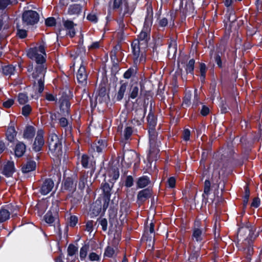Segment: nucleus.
I'll return each mask as SVG.
<instances>
[{
  "mask_svg": "<svg viewBox=\"0 0 262 262\" xmlns=\"http://www.w3.org/2000/svg\"><path fill=\"white\" fill-rule=\"evenodd\" d=\"M28 57L36 62L35 70L32 74L34 80L33 88L41 94L44 90L45 76L47 67L46 62V54L45 46L41 45L30 49L27 52Z\"/></svg>",
  "mask_w": 262,
  "mask_h": 262,
  "instance_id": "1",
  "label": "nucleus"
},
{
  "mask_svg": "<svg viewBox=\"0 0 262 262\" xmlns=\"http://www.w3.org/2000/svg\"><path fill=\"white\" fill-rule=\"evenodd\" d=\"M152 24V13L148 12L145 18L143 28L138 35V39L134 40L131 44L133 60L136 65L145 62V49L147 47L148 41L150 39Z\"/></svg>",
  "mask_w": 262,
  "mask_h": 262,
  "instance_id": "2",
  "label": "nucleus"
},
{
  "mask_svg": "<svg viewBox=\"0 0 262 262\" xmlns=\"http://www.w3.org/2000/svg\"><path fill=\"white\" fill-rule=\"evenodd\" d=\"M255 228L248 224L239 228L237 233V244L239 245L238 249L246 255V258L249 261L253 254V242L262 231V228H259L255 234Z\"/></svg>",
  "mask_w": 262,
  "mask_h": 262,
  "instance_id": "3",
  "label": "nucleus"
},
{
  "mask_svg": "<svg viewBox=\"0 0 262 262\" xmlns=\"http://www.w3.org/2000/svg\"><path fill=\"white\" fill-rule=\"evenodd\" d=\"M147 121L150 128L148 130L149 149L147 159L148 162H150L157 158V154L159 151L158 147L160 146V142L156 141V133L154 127L157 124V119L154 114L151 113H149L147 116Z\"/></svg>",
  "mask_w": 262,
  "mask_h": 262,
  "instance_id": "4",
  "label": "nucleus"
},
{
  "mask_svg": "<svg viewBox=\"0 0 262 262\" xmlns=\"http://www.w3.org/2000/svg\"><path fill=\"white\" fill-rule=\"evenodd\" d=\"M50 151L55 157H59L62 155V139L59 138L55 133L49 135L48 139Z\"/></svg>",
  "mask_w": 262,
  "mask_h": 262,
  "instance_id": "5",
  "label": "nucleus"
},
{
  "mask_svg": "<svg viewBox=\"0 0 262 262\" xmlns=\"http://www.w3.org/2000/svg\"><path fill=\"white\" fill-rule=\"evenodd\" d=\"M22 19L24 25H33L38 22L39 16L37 12L33 10H28L23 13Z\"/></svg>",
  "mask_w": 262,
  "mask_h": 262,
  "instance_id": "6",
  "label": "nucleus"
},
{
  "mask_svg": "<svg viewBox=\"0 0 262 262\" xmlns=\"http://www.w3.org/2000/svg\"><path fill=\"white\" fill-rule=\"evenodd\" d=\"M140 158L138 154L133 150H126L124 151L122 162L123 161L127 167L131 165L132 163H139Z\"/></svg>",
  "mask_w": 262,
  "mask_h": 262,
  "instance_id": "7",
  "label": "nucleus"
},
{
  "mask_svg": "<svg viewBox=\"0 0 262 262\" xmlns=\"http://www.w3.org/2000/svg\"><path fill=\"white\" fill-rule=\"evenodd\" d=\"M199 222L195 223L194 227L193 229L192 239L197 243H201L205 236V232L202 228H200Z\"/></svg>",
  "mask_w": 262,
  "mask_h": 262,
  "instance_id": "8",
  "label": "nucleus"
},
{
  "mask_svg": "<svg viewBox=\"0 0 262 262\" xmlns=\"http://www.w3.org/2000/svg\"><path fill=\"white\" fill-rule=\"evenodd\" d=\"M145 115L144 109L141 107L136 109L133 114L134 117L132 120V123L136 126L141 125L143 122Z\"/></svg>",
  "mask_w": 262,
  "mask_h": 262,
  "instance_id": "9",
  "label": "nucleus"
},
{
  "mask_svg": "<svg viewBox=\"0 0 262 262\" xmlns=\"http://www.w3.org/2000/svg\"><path fill=\"white\" fill-rule=\"evenodd\" d=\"M44 220L46 223L50 226H54L59 224V219L56 211H52L49 210L43 217Z\"/></svg>",
  "mask_w": 262,
  "mask_h": 262,
  "instance_id": "10",
  "label": "nucleus"
},
{
  "mask_svg": "<svg viewBox=\"0 0 262 262\" xmlns=\"http://www.w3.org/2000/svg\"><path fill=\"white\" fill-rule=\"evenodd\" d=\"M59 101L60 111L62 112L64 116H69L71 106L69 97L66 95H62Z\"/></svg>",
  "mask_w": 262,
  "mask_h": 262,
  "instance_id": "11",
  "label": "nucleus"
},
{
  "mask_svg": "<svg viewBox=\"0 0 262 262\" xmlns=\"http://www.w3.org/2000/svg\"><path fill=\"white\" fill-rule=\"evenodd\" d=\"M44 143L45 141L43 139V130L41 129L38 130L33 145V150L36 152L40 151L41 150Z\"/></svg>",
  "mask_w": 262,
  "mask_h": 262,
  "instance_id": "12",
  "label": "nucleus"
},
{
  "mask_svg": "<svg viewBox=\"0 0 262 262\" xmlns=\"http://www.w3.org/2000/svg\"><path fill=\"white\" fill-rule=\"evenodd\" d=\"M142 91V86L139 85L137 83L132 84L129 89V92L128 94V99H135L139 97L141 94Z\"/></svg>",
  "mask_w": 262,
  "mask_h": 262,
  "instance_id": "13",
  "label": "nucleus"
},
{
  "mask_svg": "<svg viewBox=\"0 0 262 262\" xmlns=\"http://www.w3.org/2000/svg\"><path fill=\"white\" fill-rule=\"evenodd\" d=\"M87 78L88 75L85 71V68L82 62L77 74L78 82L82 85H85L87 83Z\"/></svg>",
  "mask_w": 262,
  "mask_h": 262,
  "instance_id": "14",
  "label": "nucleus"
},
{
  "mask_svg": "<svg viewBox=\"0 0 262 262\" xmlns=\"http://www.w3.org/2000/svg\"><path fill=\"white\" fill-rule=\"evenodd\" d=\"M54 186L53 181L51 179H47L43 182L39 191L41 194L47 195L52 191Z\"/></svg>",
  "mask_w": 262,
  "mask_h": 262,
  "instance_id": "15",
  "label": "nucleus"
},
{
  "mask_svg": "<svg viewBox=\"0 0 262 262\" xmlns=\"http://www.w3.org/2000/svg\"><path fill=\"white\" fill-rule=\"evenodd\" d=\"M76 180H74L73 178L68 177L64 180L63 188L70 192H74L76 190Z\"/></svg>",
  "mask_w": 262,
  "mask_h": 262,
  "instance_id": "16",
  "label": "nucleus"
},
{
  "mask_svg": "<svg viewBox=\"0 0 262 262\" xmlns=\"http://www.w3.org/2000/svg\"><path fill=\"white\" fill-rule=\"evenodd\" d=\"M15 122L14 121H11L8 127L7 132H6V137L8 141L10 142H13L15 138L17 132L15 129Z\"/></svg>",
  "mask_w": 262,
  "mask_h": 262,
  "instance_id": "17",
  "label": "nucleus"
},
{
  "mask_svg": "<svg viewBox=\"0 0 262 262\" xmlns=\"http://www.w3.org/2000/svg\"><path fill=\"white\" fill-rule=\"evenodd\" d=\"M128 86L127 82H120V85L115 95V99L117 101H120L124 97Z\"/></svg>",
  "mask_w": 262,
  "mask_h": 262,
  "instance_id": "18",
  "label": "nucleus"
},
{
  "mask_svg": "<svg viewBox=\"0 0 262 262\" xmlns=\"http://www.w3.org/2000/svg\"><path fill=\"white\" fill-rule=\"evenodd\" d=\"M107 142L105 140H99L97 142L91 145V148L94 151L98 153L102 152L106 147Z\"/></svg>",
  "mask_w": 262,
  "mask_h": 262,
  "instance_id": "19",
  "label": "nucleus"
},
{
  "mask_svg": "<svg viewBox=\"0 0 262 262\" xmlns=\"http://www.w3.org/2000/svg\"><path fill=\"white\" fill-rule=\"evenodd\" d=\"M15 171L14 163L12 161H8L4 165L2 173L7 177H10Z\"/></svg>",
  "mask_w": 262,
  "mask_h": 262,
  "instance_id": "20",
  "label": "nucleus"
},
{
  "mask_svg": "<svg viewBox=\"0 0 262 262\" xmlns=\"http://www.w3.org/2000/svg\"><path fill=\"white\" fill-rule=\"evenodd\" d=\"M120 209L119 219L122 223L125 220L127 214H128L129 210V205L127 202H122L120 203Z\"/></svg>",
  "mask_w": 262,
  "mask_h": 262,
  "instance_id": "21",
  "label": "nucleus"
},
{
  "mask_svg": "<svg viewBox=\"0 0 262 262\" xmlns=\"http://www.w3.org/2000/svg\"><path fill=\"white\" fill-rule=\"evenodd\" d=\"M75 24L72 21L67 20L63 21V26L67 30L68 34L71 37H73L75 35L76 32L74 29Z\"/></svg>",
  "mask_w": 262,
  "mask_h": 262,
  "instance_id": "22",
  "label": "nucleus"
},
{
  "mask_svg": "<svg viewBox=\"0 0 262 262\" xmlns=\"http://www.w3.org/2000/svg\"><path fill=\"white\" fill-rule=\"evenodd\" d=\"M107 97L108 96L106 95L105 91L100 92L98 95L96 96L94 102H93L92 99L90 98L91 107H95L97 103L99 102L101 103L103 101H106Z\"/></svg>",
  "mask_w": 262,
  "mask_h": 262,
  "instance_id": "23",
  "label": "nucleus"
},
{
  "mask_svg": "<svg viewBox=\"0 0 262 262\" xmlns=\"http://www.w3.org/2000/svg\"><path fill=\"white\" fill-rule=\"evenodd\" d=\"M59 125L63 127L65 130L66 136H70L71 134L72 126L68 120L65 117H61L59 119Z\"/></svg>",
  "mask_w": 262,
  "mask_h": 262,
  "instance_id": "24",
  "label": "nucleus"
},
{
  "mask_svg": "<svg viewBox=\"0 0 262 262\" xmlns=\"http://www.w3.org/2000/svg\"><path fill=\"white\" fill-rule=\"evenodd\" d=\"M211 183L208 180H206L204 182V192L202 194L203 202L206 204L208 202V196L210 193Z\"/></svg>",
  "mask_w": 262,
  "mask_h": 262,
  "instance_id": "25",
  "label": "nucleus"
},
{
  "mask_svg": "<svg viewBox=\"0 0 262 262\" xmlns=\"http://www.w3.org/2000/svg\"><path fill=\"white\" fill-rule=\"evenodd\" d=\"M113 184L110 185L108 183H105L102 186L103 194L105 202H108L110 200L111 190L113 187Z\"/></svg>",
  "mask_w": 262,
  "mask_h": 262,
  "instance_id": "26",
  "label": "nucleus"
},
{
  "mask_svg": "<svg viewBox=\"0 0 262 262\" xmlns=\"http://www.w3.org/2000/svg\"><path fill=\"white\" fill-rule=\"evenodd\" d=\"M26 149V145L21 142H18L16 144L15 147L14 152L15 156L17 157H22L25 152Z\"/></svg>",
  "mask_w": 262,
  "mask_h": 262,
  "instance_id": "27",
  "label": "nucleus"
},
{
  "mask_svg": "<svg viewBox=\"0 0 262 262\" xmlns=\"http://www.w3.org/2000/svg\"><path fill=\"white\" fill-rule=\"evenodd\" d=\"M151 190L148 188H146L140 191L137 195V199L139 201L144 202L151 196Z\"/></svg>",
  "mask_w": 262,
  "mask_h": 262,
  "instance_id": "28",
  "label": "nucleus"
},
{
  "mask_svg": "<svg viewBox=\"0 0 262 262\" xmlns=\"http://www.w3.org/2000/svg\"><path fill=\"white\" fill-rule=\"evenodd\" d=\"M177 52V44L176 41L171 40L169 43L168 56L172 58L176 57Z\"/></svg>",
  "mask_w": 262,
  "mask_h": 262,
  "instance_id": "29",
  "label": "nucleus"
},
{
  "mask_svg": "<svg viewBox=\"0 0 262 262\" xmlns=\"http://www.w3.org/2000/svg\"><path fill=\"white\" fill-rule=\"evenodd\" d=\"M36 168V163L34 161L30 160L23 165L21 168L22 172L24 173H28L35 170Z\"/></svg>",
  "mask_w": 262,
  "mask_h": 262,
  "instance_id": "30",
  "label": "nucleus"
},
{
  "mask_svg": "<svg viewBox=\"0 0 262 262\" xmlns=\"http://www.w3.org/2000/svg\"><path fill=\"white\" fill-rule=\"evenodd\" d=\"M35 134V129L32 126H28L24 132V138L28 140L32 139Z\"/></svg>",
  "mask_w": 262,
  "mask_h": 262,
  "instance_id": "31",
  "label": "nucleus"
},
{
  "mask_svg": "<svg viewBox=\"0 0 262 262\" xmlns=\"http://www.w3.org/2000/svg\"><path fill=\"white\" fill-rule=\"evenodd\" d=\"M81 163L83 167L85 168H88L93 166V161L91 158L86 155H83L82 156Z\"/></svg>",
  "mask_w": 262,
  "mask_h": 262,
  "instance_id": "32",
  "label": "nucleus"
},
{
  "mask_svg": "<svg viewBox=\"0 0 262 262\" xmlns=\"http://www.w3.org/2000/svg\"><path fill=\"white\" fill-rule=\"evenodd\" d=\"M82 11V6L78 4H73L69 6L68 14L70 15H79Z\"/></svg>",
  "mask_w": 262,
  "mask_h": 262,
  "instance_id": "33",
  "label": "nucleus"
},
{
  "mask_svg": "<svg viewBox=\"0 0 262 262\" xmlns=\"http://www.w3.org/2000/svg\"><path fill=\"white\" fill-rule=\"evenodd\" d=\"M10 212L6 209L3 208L0 210V224L8 220L10 217Z\"/></svg>",
  "mask_w": 262,
  "mask_h": 262,
  "instance_id": "34",
  "label": "nucleus"
},
{
  "mask_svg": "<svg viewBox=\"0 0 262 262\" xmlns=\"http://www.w3.org/2000/svg\"><path fill=\"white\" fill-rule=\"evenodd\" d=\"M150 180L147 176H143L139 179L137 185L139 188H144L147 186Z\"/></svg>",
  "mask_w": 262,
  "mask_h": 262,
  "instance_id": "35",
  "label": "nucleus"
},
{
  "mask_svg": "<svg viewBox=\"0 0 262 262\" xmlns=\"http://www.w3.org/2000/svg\"><path fill=\"white\" fill-rule=\"evenodd\" d=\"M15 67L12 65H8L3 68V73L6 76H11L14 74Z\"/></svg>",
  "mask_w": 262,
  "mask_h": 262,
  "instance_id": "36",
  "label": "nucleus"
},
{
  "mask_svg": "<svg viewBox=\"0 0 262 262\" xmlns=\"http://www.w3.org/2000/svg\"><path fill=\"white\" fill-rule=\"evenodd\" d=\"M134 63H135L134 62ZM134 65L135 66L134 67L130 68L124 73L123 77L124 78L129 79L132 76H134L136 74L137 72V66L138 64L136 65L134 64Z\"/></svg>",
  "mask_w": 262,
  "mask_h": 262,
  "instance_id": "37",
  "label": "nucleus"
},
{
  "mask_svg": "<svg viewBox=\"0 0 262 262\" xmlns=\"http://www.w3.org/2000/svg\"><path fill=\"white\" fill-rule=\"evenodd\" d=\"M17 99L20 104L24 105L28 102L29 98L26 94L21 93L18 94Z\"/></svg>",
  "mask_w": 262,
  "mask_h": 262,
  "instance_id": "38",
  "label": "nucleus"
},
{
  "mask_svg": "<svg viewBox=\"0 0 262 262\" xmlns=\"http://www.w3.org/2000/svg\"><path fill=\"white\" fill-rule=\"evenodd\" d=\"M195 60L193 59H190L186 66V71L187 74H193Z\"/></svg>",
  "mask_w": 262,
  "mask_h": 262,
  "instance_id": "39",
  "label": "nucleus"
},
{
  "mask_svg": "<svg viewBox=\"0 0 262 262\" xmlns=\"http://www.w3.org/2000/svg\"><path fill=\"white\" fill-rule=\"evenodd\" d=\"M68 254L69 256H73L78 252V248L73 244H70L68 247Z\"/></svg>",
  "mask_w": 262,
  "mask_h": 262,
  "instance_id": "40",
  "label": "nucleus"
},
{
  "mask_svg": "<svg viewBox=\"0 0 262 262\" xmlns=\"http://www.w3.org/2000/svg\"><path fill=\"white\" fill-rule=\"evenodd\" d=\"M191 94L190 92H187L185 94V95L183 98V106H185L186 107L189 106L191 104Z\"/></svg>",
  "mask_w": 262,
  "mask_h": 262,
  "instance_id": "41",
  "label": "nucleus"
},
{
  "mask_svg": "<svg viewBox=\"0 0 262 262\" xmlns=\"http://www.w3.org/2000/svg\"><path fill=\"white\" fill-rule=\"evenodd\" d=\"M132 134L133 129L131 127L127 126L125 127L123 133V139L125 140H128L131 137Z\"/></svg>",
  "mask_w": 262,
  "mask_h": 262,
  "instance_id": "42",
  "label": "nucleus"
},
{
  "mask_svg": "<svg viewBox=\"0 0 262 262\" xmlns=\"http://www.w3.org/2000/svg\"><path fill=\"white\" fill-rule=\"evenodd\" d=\"M250 196V190L246 186L245 190V195L243 199V207L245 208L248 203L249 198Z\"/></svg>",
  "mask_w": 262,
  "mask_h": 262,
  "instance_id": "43",
  "label": "nucleus"
},
{
  "mask_svg": "<svg viewBox=\"0 0 262 262\" xmlns=\"http://www.w3.org/2000/svg\"><path fill=\"white\" fill-rule=\"evenodd\" d=\"M89 249V246H86V245L83 246L80 250V253L79 256L81 260L84 259L87 255V251Z\"/></svg>",
  "mask_w": 262,
  "mask_h": 262,
  "instance_id": "44",
  "label": "nucleus"
},
{
  "mask_svg": "<svg viewBox=\"0 0 262 262\" xmlns=\"http://www.w3.org/2000/svg\"><path fill=\"white\" fill-rule=\"evenodd\" d=\"M209 93L211 95V98L213 100L217 95L216 91V84L211 83L210 86Z\"/></svg>",
  "mask_w": 262,
  "mask_h": 262,
  "instance_id": "45",
  "label": "nucleus"
},
{
  "mask_svg": "<svg viewBox=\"0 0 262 262\" xmlns=\"http://www.w3.org/2000/svg\"><path fill=\"white\" fill-rule=\"evenodd\" d=\"M32 108L29 104H26L22 107V115L25 117L28 116L31 112Z\"/></svg>",
  "mask_w": 262,
  "mask_h": 262,
  "instance_id": "46",
  "label": "nucleus"
},
{
  "mask_svg": "<svg viewBox=\"0 0 262 262\" xmlns=\"http://www.w3.org/2000/svg\"><path fill=\"white\" fill-rule=\"evenodd\" d=\"M17 35L20 38L23 39L25 38L27 35V31L24 29H21L19 28V26L18 25L17 26Z\"/></svg>",
  "mask_w": 262,
  "mask_h": 262,
  "instance_id": "47",
  "label": "nucleus"
},
{
  "mask_svg": "<svg viewBox=\"0 0 262 262\" xmlns=\"http://www.w3.org/2000/svg\"><path fill=\"white\" fill-rule=\"evenodd\" d=\"M88 176L84 174L80 177L79 183V187L80 189H83L85 187V184L87 183Z\"/></svg>",
  "mask_w": 262,
  "mask_h": 262,
  "instance_id": "48",
  "label": "nucleus"
},
{
  "mask_svg": "<svg viewBox=\"0 0 262 262\" xmlns=\"http://www.w3.org/2000/svg\"><path fill=\"white\" fill-rule=\"evenodd\" d=\"M78 218L76 215H71L69 219V225L70 227H75L78 223Z\"/></svg>",
  "mask_w": 262,
  "mask_h": 262,
  "instance_id": "49",
  "label": "nucleus"
},
{
  "mask_svg": "<svg viewBox=\"0 0 262 262\" xmlns=\"http://www.w3.org/2000/svg\"><path fill=\"white\" fill-rule=\"evenodd\" d=\"M115 253V250L113 248L108 246L105 249L104 256L108 257H112Z\"/></svg>",
  "mask_w": 262,
  "mask_h": 262,
  "instance_id": "50",
  "label": "nucleus"
},
{
  "mask_svg": "<svg viewBox=\"0 0 262 262\" xmlns=\"http://www.w3.org/2000/svg\"><path fill=\"white\" fill-rule=\"evenodd\" d=\"M45 24L48 27L54 26L56 24V19L53 17H48L46 19Z\"/></svg>",
  "mask_w": 262,
  "mask_h": 262,
  "instance_id": "51",
  "label": "nucleus"
},
{
  "mask_svg": "<svg viewBox=\"0 0 262 262\" xmlns=\"http://www.w3.org/2000/svg\"><path fill=\"white\" fill-rule=\"evenodd\" d=\"M13 0H0V9H5L9 5L12 3Z\"/></svg>",
  "mask_w": 262,
  "mask_h": 262,
  "instance_id": "52",
  "label": "nucleus"
},
{
  "mask_svg": "<svg viewBox=\"0 0 262 262\" xmlns=\"http://www.w3.org/2000/svg\"><path fill=\"white\" fill-rule=\"evenodd\" d=\"M134 180L131 176H127L125 180V185L127 187H130L133 185Z\"/></svg>",
  "mask_w": 262,
  "mask_h": 262,
  "instance_id": "53",
  "label": "nucleus"
},
{
  "mask_svg": "<svg viewBox=\"0 0 262 262\" xmlns=\"http://www.w3.org/2000/svg\"><path fill=\"white\" fill-rule=\"evenodd\" d=\"M86 18L93 23H96L98 21V18L94 13H90L88 15Z\"/></svg>",
  "mask_w": 262,
  "mask_h": 262,
  "instance_id": "54",
  "label": "nucleus"
},
{
  "mask_svg": "<svg viewBox=\"0 0 262 262\" xmlns=\"http://www.w3.org/2000/svg\"><path fill=\"white\" fill-rule=\"evenodd\" d=\"M85 230L90 233H91L93 230V221H89L86 222L85 225Z\"/></svg>",
  "mask_w": 262,
  "mask_h": 262,
  "instance_id": "55",
  "label": "nucleus"
},
{
  "mask_svg": "<svg viewBox=\"0 0 262 262\" xmlns=\"http://www.w3.org/2000/svg\"><path fill=\"white\" fill-rule=\"evenodd\" d=\"M228 12H229V16L228 17V19L230 22H233L236 20V17L234 15V12L230 8L228 9Z\"/></svg>",
  "mask_w": 262,
  "mask_h": 262,
  "instance_id": "56",
  "label": "nucleus"
},
{
  "mask_svg": "<svg viewBox=\"0 0 262 262\" xmlns=\"http://www.w3.org/2000/svg\"><path fill=\"white\" fill-rule=\"evenodd\" d=\"M190 132L188 129H184L183 134V138L184 140L187 141L189 140Z\"/></svg>",
  "mask_w": 262,
  "mask_h": 262,
  "instance_id": "57",
  "label": "nucleus"
},
{
  "mask_svg": "<svg viewBox=\"0 0 262 262\" xmlns=\"http://www.w3.org/2000/svg\"><path fill=\"white\" fill-rule=\"evenodd\" d=\"M100 256L95 252H92L89 255V259L91 261L99 260Z\"/></svg>",
  "mask_w": 262,
  "mask_h": 262,
  "instance_id": "58",
  "label": "nucleus"
},
{
  "mask_svg": "<svg viewBox=\"0 0 262 262\" xmlns=\"http://www.w3.org/2000/svg\"><path fill=\"white\" fill-rule=\"evenodd\" d=\"M122 4V0H114L113 3V8L117 9L120 8Z\"/></svg>",
  "mask_w": 262,
  "mask_h": 262,
  "instance_id": "59",
  "label": "nucleus"
},
{
  "mask_svg": "<svg viewBox=\"0 0 262 262\" xmlns=\"http://www.w3.org/2000/svg\"><path fill=\"white\" fill-rule=\"evenodd\" d=\"M260 201L258 198L253 199L251 203V206L254 208H257L260 205Z\"/></svg>",
  "mask_w": 262,
  "mask_h": 262,
  "instance_id": "60",
  "label": "nucleus"
},
{
  "mask_svg": "<svg viewBox=\"0 0 262 262\" xmlns=\"http://www.w3.org/2000/svg\"><path fill=\"white\" fill-rule=\"evenodd\" d=\"M214 61L219 68H222V61L221 56L219 54H217L215 55Z\"/></svg>",
  "mask_w": 262,
  "mask_h": 262,
  "instance_id": "61",
  "label": "nucleus"
},
{
  "mask_svg": "<svg viewBox=\"0 0 262 262\" xmlns=\"http://www.w3.org/2000/svg\"><path fill=\"white\" fill-rule=\"evenodd\" d=\"M14 104V100L9 99L3 102V106L6 108H10Z\"/></svg>",
  "mask_w": 262,
  "mask_h": 262,
  "instance_id": "62",
  "label": "nucleus"
},
{
  "mask_svg": "<svg viewBox=\"0 0 262 262\" xmlns=\"http://www.w3.org/2000/svg\"><path fill=\"white\" fill-rule=\"evenodd\" d=\"M100 224L102 227V229L103 231H106L107 228V222L106 219H102L100 221Z\"/></svg>",
  "mask_w": 262,
  "mask_h": 262,
  "instance_id": "63",
  "label": "nucleus"
},
{
  "mask_svg": "<svg viewBox=\"0 0 262 262\" xmlns=\"http://www.w3.org/2000/svg\"><path fill=\"white\" fill-rule=\"evenodd\" d=\"M168 185L169 187L173 188L175 187L176 180L174 177H170L168 180Z\"/></svg>",
  "mask_w": 262,
  "mask_h": 262,
  "instance_id": "64",
  "label": "nucleus"
}]
</instances>
